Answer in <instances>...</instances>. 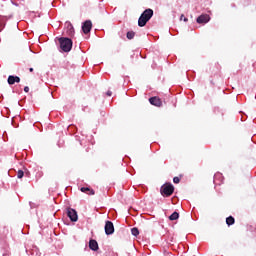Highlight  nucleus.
I'll list each match as a JSON object with an SVG mask.
<instances>
[{
	"mask_svg": "<svg viewBox=\"0 0 256 256\" xmlns=\"http://www.w3.org/2000/svg\"><path fill=\"white\" fill-rule=\"evenodd\" d=\"M127 39H133L135 37V32L129 31L126 34Z\"/></svg>",
	"mask_w": 256,
	"mask_h": 256,
	"instance_id": "obj_16",
	"label": "nucleus"
},
{
	"mask_svg": "<svg viewBox=\"0 0 256 256\" xmlns=\"http://www.w3.org/2000/svg\"><path fill=\"white\" fill-rule=\"evenodd\" d=\"M80 191H82V193H86V195H95V190L89 187H82Z\"/></svg>",
	"mask_w": 256,
	"mask_h": 256,
	"instance_id": "obj_13",
	"label": "nucleus"
},
{
	"mask_svg": "<svg viewBox=\"0 0 256 256\" xmlns=\"http://www.w3.org/2000/svg\"><path fill=\"white\" fill-rule=\"evenodd\" d=\"M174 191L175 188L173 187V184H165L161 187V195H163V197H171Z\"/></svg>",
	"mask_w": 256,
	"mask_h": 256,
	"instance_id": "obj_3",
	"label": "nucleus"
},
{
	"mask_svg": "<svg viewBox=\"0 0 256 256\" xmlns=\"http://www.w3.org/2000/svg\"><path fill=\"white\" fill-rule=\"evenodd\" d=\"M226 224L228 226L234 225L235 224V218H233V216H229L226 218Z\"/></svg>",
	"mask_w": 256,
	"mask_h": 256,
	"instance_id": "obj_14",
	"label": "nucleus"
},
{
	"mask_svg": "<svg viewBox=\"0 0 256 256\" xmlns=\"http://www.w3.org/2000/svg\"><path fill=\"white\" fill-rule=\"evenodd\" d=\"M25 175V172H23V170H19L18 172H17V177H18V179H23V176Z\"/></svg>",
	"mask_w": 256,
	"mask_h": 256,
	"instance_id": "obj_18",
	"label": "nucleus"
},
{
	"mask_svg": "<svg viewBox=\"0 0 256 256\" xmlns=\"http://www.w3.org/2000/svg\"><path fill=\"white\" fill-rule=\"evenodd\" d=\"M89 247L92 251H97L99 249V244L96 242V240H90L89 241Z\"/></svg>",
	"mask_w": 256,
	"mask_h": 256,
	"instance_id": "obj_12",
	"label": "nucleus"
},
{
	"mask_svg": "<svg viewBox=\"0 0 256 256\" xmlns=\"http://www.w3.org/2000/svg\"><path fill=\"white\" fill-rule=\"evenodd\" d=\"M197 23L201 24V23H209V21H211V17L209 16V14H202L197 18Z\"/></svg>",
	"mask_w": 256,
	"mask_h": 256,
	"instance_id": "obj_8",
	"label": "nucleus"
},
{
	"mask_svg": "<svg viewBox=\"0 0 256 256\" xmlns=\"http://www.w3.org/2000/svg\"><path fill=\"white\" fill-rule=\"evenodd\" d=\"M151 17H153V9L148 8L139 17L138 26L145 27L147 25V22L151 20Z\"/></svg>",
	"mask_w": 256,
	"mask_h": 256,
	"instance_id": "obj_1",
	"label": "nucleus"
},
{
	"mask_svg": "<svg viewBox=\"0 0 256 256\" xmlns=\"http://www.w3.org/2000/svg\"><path fill=\"white\" fill-rule=\"evenodd\" d=\"M184 21H187V18H184Z\"/></svg>",
	"mask_w": 256,
	"mask_h": 256,
	"instance_id": "obj_25",
	"label": "nucleus"
},
{
	"mask_svg": "<svg viewBox=\"0 0 256 256\" xmlns=\"http://www.w3.org/2000/svg\"><path fill=\"white\" fill-rule=\"evenodd\" d=\"M170 221H177L179 219V213L174 212L169 216Z\"/></svg>",
	"mask_w": 256,
	"mask_h": 256,
	"instance_id": "obj_15",
	"label": "nucleus"
},
{
	"mask_svg": "<svg viewBox=\"0 0 256 256\" xmlns=\"http://www.w3.org/2000/svg\"><path fill=\"white\" fill-rule=\"evenodd\" d=\"M181 181V179H179V177H174L173 178V183H179Z\"/></svg>",
	"mask_w": 256,
	"mask_h": 256,
	"instance_id": "obj_19",
	"label": "nucleus"
},
{
	"mask_svg": "<svg viewBox=\"0 0 256 256\" xmlns=\"http://www.w3.org/2000/svg\"><path fill=\"white\" fill-rule=\"evenodd\" d=\"M58 41H59L60 49L64 53H69V51L73 49V40H71V38L61 37L58 39Z\"/></svg>",
	"mask_w": 256,
	"mask_h": 256,
	"instance_id": "obj_2",
	"label": "nucleus"
},
{
	"mask_svg": "<svg viewBox=\"0 0 256 256\" xmlns=\"http://www.w3.org/2000/svg\"><path fill=\"white\" fill-rule=\"evenodd\" d=\"M149 103L151 105H154L155 107H161V105H162L161 99H159L157 97H151L149 99Z\"/></svg>",
	"mask_w": 256,
	"mask_h": 256,
	"instance_id": "obj_9",
	"label": "nucleus"
},
{
	"mask_svg": "<svg viewBox=\"0 0 256 256\" xmlns=\"http://www.w3.org/2000/svg\"><path fill=\"white\" fill-rule=\"evenodd\" d=\"M104 229L106 235H113V233H115V226L111 221H106Z\"/></svg>",
	"mask_w": 256,
	"mask_h": 256,
	"instance_id": "obj_5",
	"label": "nucleus"
},
{
	"mask_svg": "<svg viewBox=\"0 0 256 256\" xmlns=\"http://www.w3.org/2000/svg\"><path fill=\"white\" fill-rule=\"evenodd\" d=\"M131 233H132V235H134V237H137V235H139V229H137V228H132V229H131Z\"/></svg>",
	"mask_w": 256,
	"mask_h": 256,
	"instance_id": "obj_17",
	"label": "nucleus"
},
{
	"mask_svg": "<svg viewBox=\"0 0 256 256\" xmlns=\"http://www.w3.org/2000/svg\"><path fill=\"white\" fill-rule=\"evenodd\" d=\"M67 217H69L70 221L77 222L79 219V216L77 215V211L73 208L67 209Z\"/></svg>",
	"mask_w": 256,
	"mask_h": 256,
	"instance_id": "obj_4",
	"label": "nucleus"
},
{
	"mask_svg": "<svg viewBox=\"0 0 256 256\" xmlns=\"http://www.w3.org/2000/svg\"><path fill=\"white\" fill-rule=\"evenodd\" d=\"M106 95H107L108 97H111V96L113 95V92H111V90H108L107 93H106Z\"/></svg>",
	"mask_w": 256,
	"mask_h": 256,
	"instance_id": "obj_20",
	"label": "nucleus"
},
{
	"mask_svg": "<svg viewBox=\"0 0 256 256\" xmlns=\"http://www.w3.org/2000/svg\"><path fill=\"white\" fill-rule=\"evenodd\" d=\"M92 27H93V23H91V20H86L82 24V31H83V33H85V35H87V33H91Z\"/></svg>",
	"mask_w": 256,
	"mask_h": 256,
	"instance_id": "obj_7",
	"label": "nucleus"
},
{
	"mask_svg": "<svg viewBox=\"0 0 256 256\" xmlns=\"http://www.w3.org/2000/svg\"><path fill=\"white\" fill-rule=\"evenodd\" d=\"M183 17H185V16L182 14L180 19H183Z\"/></svg>",
	"mask_w": 256,
	"mask_h": 256,
	"instance_id": "obj_24",
	"label": "nucleus"
},
{
	"mask_svg": "<svg viewBox=\"0 0 256 256\" xmlns=\"http://www.w3.org/2000/svg\"><path fill=\"white\" fill-rule=\"evenodd\" d=\"M214 183L215 185H221V183H223V174L216 173L214 175Z\"/></svg>",
	"mask_w": 256,
	"mask_h": 256,
	"instance_id": "obj_11",
	"label": "nucleus"
},
{
	"mask_svg": "<svg viewBox=\"0 0 256 256\" xmlns=\"http://www.w3.org/2000/svg\"><path fill=\"white\" fill-rule=\"evenodd\" d=\"M65 31L68 37H73L75 35V28H73V24H71V22L65 23Z\"/></svg>",
	"mask_w": 256,
	"mask_h": 256,
	"instance_id": "obj_6",
	"label": "nucleus"
},
{
	"mask_svg": "<svg viewBox=\"0 0 256 256\" xmlns=\"http://www.w3.org/2000/svg\"><path fill=\"white\" fill-rule=\"evenodd\" d=\"M24 91H25V93H29V87H28V86H25V87H24Z\"/></svg>",
	"mask_w": 256,
	"mask_h": 256,
	"instance_id": "obj_22",
	"label": "nucleus"
},
{
	"mask_svg": "<svg viewBox=\"0 0 256 256\" xmlns=\"http://www.w3.org/2000/svg\"><path fill=\"white\" fill-rule=\"evenodd\" d=\"M29 71H30L31 73H33V68H30Z\"/></svg>",
	"mask_w": 256,
	"mask_h": 256,
	"instance_id": "obj_23",
	"label": "nucleus"
},
{
	"mask_svg": "<svg viewBox=\"0 0 256 256\" xmlns=\"http://www.w3.org/2000/svg\"><path fill=\"white\" fill-rule=\"evenodd\" d=\"M20 81H21V78H19L18 76L10 75L8 77V84L9 85H15V83H20Z\"/></svg>",
	"mask_w": 256,
	"mask_h": 256,
	"instance_id": "obj_10",
	"label": "nucleus"
},
{
	"mask_svg": "<svg viewBox=\"0 0 256 256\" xmlns=\"http://www.w3.org/2000/svg\"><path fill=\"white\" fill-rule=\"evenodd\" d=\"M10 253H9V250H5V252H3V256H9Z\"/></svg>",
	"mask_w": 256,
	"mask_h": 256,
	"instance_id": "obj_21",
	"label": "nucleus"
}]
</instances>
